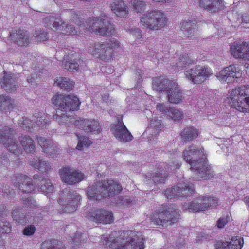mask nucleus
<instances>
[{
    "label": "nucleus",
    "instance_id": "1",
    "mask_svg": "<svg viewBox=\"0 0 249 249\" xmlns=\"http://www.w3.org/2000/svg\"><path fill=\"white\" fill-rule=\"evenodd\" d=\"M183 159L191 166V170L196 172V178L207 179L213 176V171L206 163L203 149L192 145L184 150Z\"/></svg>",
    "mask_w": 249,
    "mask_h": 249
},
{
    "label": "nucleus",
    "instance_id": "2",
    "mask_svg": "<svg viewBox=\"0 0 249 249\" xmlns=\"http://www.w3.org/2000/svg\"><path fill=\"white\" fill-rule=\"evenodd\" d=\"M71 20L75 23L79 28L78 32L85 33V35L88 34V32L99 34L103 36H110L114 32V27L108 20L104 19H99L97 18H93L88 19V22L82 23L81 19L82 16L76 14L75 12H72Z\"/></svg>",
    "mask_w": 249,
    "mask_h": 249
},
{
    "label": "nucleus",
    "instance_id": "3",
    "mask_svg": "<svg viewBox=\"0 0 249 249\" xmlns=\"http://www.w3.org/2000/svg\"><path fill=\"white\" fill-rule=\"evenodd\" d=\"M129 233L128 231H122L120 237L115 239L111 236L103 235L100 242L112 249H142L144 248L143 239L138 237L128 238Z\"/></svg>",
    "mask_w": 249,
    "mask_h": 249
},
{
    "label": "nucleus",
    "instance_id": "4",
    "mask_svg": "<svg viewBox=\"0 0 249 249\" xmlns=\"http://www.w3.org/2000/svg\"><path fill=\"white\" fill-rule=\"evenodd\" d=\"M121 190L122 187L118 182L112 180H104L89 186L87 196L89 200H99L103 197L112 196Z\"/></svg>",
    "mask_w": 249,
    "mask_h": 249
},
{
    "label": "nucleus",
    "instance_id": "5",
    "mask_svg": "<svg viewBox=\"0 0 249 249\" xmlns=\"http://www.w3.org/2000/svg\"><path fill=\"white\" fill-rule=\"evenodd\" d=\"M179 210L175 204L164 206L151 215V220L155 224L163 226L171 225L179 218Z\"/></svg>",
    "mask_w": 249,
    "mask_h": 249
},
{
    "label": "nucleus",
    "instance_id": "6",
    "mask_svg": "<svg viewBox=\"0 0 249 249\" xmlns=\"http://www.w3.org/2000/svg\"><path fill=\"white\" fill-rule=\"evenodd\" d=\"M167 19L163 13L159 10H153L142 14L140 18V23L146 29L158 30L164 27Z\"/></svg>",
    "mask_w": 249,
    "mask_h": 249
},
{
    "label": "nucleus",
    "instance_id": "7",
    "mask_svg": "<svg viewBox=\"0 0 249 249\" xmlns=\"http://www.w3.org/2000/svg\"><path fill=\"white\" fill-rule=\"evenodd\" d=\"M230 99L232 107L242 112H249V85L233 90L231 93Z\"/></svg>",
    "mask_w": 249,
    "mask_h": 249
},
{
    "label": "nucleus",
    "instance_id": "8",
    "mask_svg": "<svg viewBox=\"0 0 249 249\" xmlns=\"http://www.w3.org/2000/svg\"><path fill=\"white\" fill-rule=\"evenodd\" d=\"M219 205L218 199L212 196H199L196 200L183 205L184 210L190 212L203 211Z\"/></svg>",
    "mask_w": 249,
    "mask_h": 249
},
{
    "label": "nucleus",
    "instance_id": "9",
    "mask_svg": "<svg viewBox=\"0 0 249 249\" xmlns=\"http://www.w3.org/2000/svg\"><path fill=\"white\" fill-rule=\"evenodd\" d=\"M119 43L114 41L110 44L108 42L97 43L88 46L89 52L93 55L99 57L102 59L108 60L111 59L113 54V49L119 47Z\"/></svg>",
    "mask_w": 249,
    "mask_h": 249
},
{
    "label": "nucleus",
    "instance_id": "10",
    "mask_svg": "<svg viewBox=\"0 0 249 249\" xmlns=\"http://www.w3.org/2000/svg\"><path fill=\"white\" fill-rule=\"evenodd\" d=\"M15 130L13 128L8 126H0V142L5 145L10 152L18 156L21 151L20 146L13 139V134Z\"/></svg>",
    "mask_w": 249,
    "mask_h": 249
},
{
    "label": "nucleus",
    "instance_id": "11",
    "mask_svg": "<svg viewBox=\"0 0 249 249\" xmlns=\"http://www.w3.org/2000/svg\"><path fill=\"white\" fill-rule=\"evenodd\" d=\"M51 101L53 104L66 112L77 110L80 105L79 99L74 95L57 94L53 96Z\"/></svg>",
    "mask_w": 249,
    "mask_h": 249
},
{
    "label": "nucleus",
    "instance_id": "12",
    "mask_svg": "<svg viewBox=\"0 0 249 249\" xmlns=\"http://www.w3.org/2000/svg\"><path fill=\"white\" fill-rule=\"evenodd\" d=\"M80 199V196L76 193L71 192L69 189L66 188L61 192L59 202L64 213H72L77 210Z\"/></svg>",
    "mask_w": 249,
    "mask_h": 249
},
{
    "label": "nucleus",
    "instance_id": "13",
    "mask_svg": "<svg viewBox=\"0 0 249 249\" xmlns=\"http://www.w3.org/2000/svg\"><path fill=\"white\" fill-rule=\"evenodd\" d=\"M185 77L191 83L198 84L206 80L212 74L211 69L205 66L197 65L186 71Z\"/></svg>",
    "mask_w": 249,
    "mask_h": 249
},
{
    "label": "nucleus",
    "instance_id": "14",
    "mask_svg": "<svg viewBox=\"0 0 249 249\" xmlns=\"http://www.w3.org/2000/svg\"><path fill=\"white\" fill-rule=\"evenodd\" d=\"M194 193V186L192 183L185 181L184 178L180 180L177 186L167 189L164 193L167 198H181L191 195Z\"/></svg>",
    "mask_w": 249,
    "mask_h": 249
},
{
    "label": "nucleus",
    "instance_id": "15",
    "mask_svg": "<svg viewBox=\"0 0 249 249\" xmlns=\"http://www.w3.org/2000/svg\"><path fill=\"white\" fill-rule=\"evenodd\" d=\"M86 216L97 223L110 224L114 221L112 212L103 209L91 210Z\"/></svg>",
    "mask_w": 249,
    "mask_h": 249
},
{
    "label": "nucleus",
    "instance_id": "16",
    "mask_svg": "<svg viewBox=\"0 0 249 249\" xmlns=\"http://www.w3.org/2000/svg\"><path fill=\"white\" fill-rule=\"evenodd\" d=\"M62 180L70 185L74 184L82 181L84 175L79 171H77L70 167H66L60 170Z\"/></svg>",
    "mask_w": 249,
    "mask_h": 249
},
{
    "label": "nucleus",
    "instance_id": "17",
    "mask_svg": "<svg viewBox=\"0 0 249 249\" xmlns=\"http://www.w3.org/2000/svg\"><path fill=\"white\" fill-rule=\"evenodd\" d=\"M242 71L238 65H231L220 71L217 78L220 81L227 83L231 82L234 78H240Z\"/></svg>",
    "mask_w": 249,
    "mask_h": 249
},
{
    "label": "nucleus",
    "instance_id": "18",
    "mask_svg": "<svg viewBox=\"0 0 249 249\" xmlns=\"http://www.w3.org/2000/svg\"><path fill=\"white\" fill-rule=\"evenodd\" d=\"M231 55L236 59L249 60V43L247 42L233 43L231 45Z\"/></svg>",
    "mask_w": 249,
    "mask_h": 249
},
{
    "label": "nucleus",
    "instance_id": "19",
    "mask_svg": "<svg viewBox=\"0 0 249 249\" xmlns=\"http://www.w3.org/2000/svg\"><path fill=\"white\" fill-rule=\"evenodd\" d=\"M112 131L114 136L119 141L128 142L131 141L132 139V135L128 130L122 121H119Z\"/></svg>",
    "mask_w": 249,
    "mask_h": 249
},
{
    "label": "nucleus",
    "instance_id": "20",
    "mask_svg": "<svg viewBox=\"0 0 249 249\" xmlns=\"http://www.w3.org/2000/svg\"><path fill=\"white\" fill-rule=\"evenodd\" d=\"M75 124L87 132L98 133L100 129L99 123L94 120L80 119L75 121Z\"/></svg>",
    "mask_w": 249,
    "mask_h": 249
},
{
    "label": "nucleus",
    "instance_id": "21",
    "mask_svg": "<svg viewBox=\"0 0 249 249\" xmlns=\"http://www.w3.org/2000/svg\"><path fill=\"white\" fill-rule=\"evenodd\" d=\"M38 142L43 151L50 157L54 158L59 154V150L56 145L51 140L44 138H37Z\"/></svg>",
    "mask_w": 249,
    "mask_h": 249
},
{
    "label": "nucleus",
    "instance_id": "22",
    "mask_svg": "<svg viewBox=\"0 0 249 249\" xmlns=\"http://www.w3.org/2000/svg\"><path fill=\"white\" fill-rule=\"evenodd\" d=\"M170 85V87L167 90L168 101L172 104H178L183 99V92L176 83L174 82Z\"/></svg>",
    "mask_w": 249,
    "mask_h": 249
},
{
    "label": "nucleus",
    "instance_id": "23",
    "mask_svg": "<svg viewBox=\"0 0 249 249\" xmlns=\"http://www.w3.org/2000/svg\"><path fill=\"white\" fill-rule=\"evenodd\" d=\"M200 7L211 13H214L224 8L222 0H199Z\"/></svg>",
    "mask_w": 249,
    "mask_h": 249
},
{
    "label": "nucleus",
    "instance_id": "24",
    "mask_svg": "<svg viewBox=\"0 0 249 249\" xmlns=\"http://www.w3.org/2000/svg\"><path fill=\"white\" fill-rule=\"evenodd\" d=\"M10 37L19 46H27L30 42L28 33L24 30H13L10 33Z\"/></svg>",
    "mask_w": 249,
    "mask_h": 249
},
{
    "label": "nucleus",
    "instance_id": "25",
    "mask_svg": "<svg viewBox=\"0 0 249 249\" xmlns=\"http://www.w3.org/2000/svg\"><path fill=\"white\" fill-rule=\"evenodd\" d=\"M0 83L1 87L7 92L14 91L17 86L15 78L12 77L11 73L7 72H4L0 79Z\"/></svg>",
    "mask_w": 249,
    "mask_h": 249
},
{
    "label": "nucleus",
    "instance_id": "26",
    "mask_svg": "<svg viewBox=\"0 0 249 249\" xmlns=\"http://www.w3.org/2000/svg\"><path fill=\"white\" fill-rule=\"evenodd\" d=\"M112 12L118 17L124 18L128 14V7L124 1L122 0H115L111 4Z\"/></svg>",
    "mask_w": 249,
    "mask_h": 249
},
{
    "label": "nucleus",
    "instance_id": "27",
    "mask_svg": "<svg viewBox=\"0 0 249 249\" xmlns=\"http://www.w3.org/2000/svg\"><path fill=\"white\" fill-rule=\"evenodd\" d=\"M181 30L188 37H193L199 34V31L196 28V21H183L181 24Z\"/></svg>",
    "mask_w": 249,
    "mask_h": 249
},
{
    "label": "nucleus",
    "instance_id": "28",
    "mask_svg": "<svg viewBox=\"0 0 249 249\" xmlns=\"http://www.w3.org/2000/svg\"><path fill=\"white\" fill-rule=\"evenodd\" d=\"M53 26L60 33L65 35H75L77 33V29L71 24L66 25L60 19L53 22Z\"/></svg>",
    "mask_w": 249,
    "mask_h": 249
},
{
    "label": "nucleus",
    "instance_id": "29",
    "mask_svg": "<svg viewBox=\"0 0 249 249\" xmlns=\"http://www.w3.org/2000/svg\"><path fill=\"white\" fill-rule=\"evenodd\" d=\"M31 163L34 167L43 173H47L51 169V166L49 162L38 158L34 159L31 161Z\"/></svg>",
    "mask_w": 249,
    "mask_h": 249
},
{
    "label": "nucleus",
    "instance_id": "30",
    "mask_svg": "<svg viewBox=\"0 0 249 249\" xmlns=\"http://www.w3.org/2000/svg\"><path fill=\"white\" fill-rule=\"evenodd\" d=\"M173 83L167 80H164L161 77L155 78L153 80V88L157 91H167L170 87V85Z\"/></svg>",
    "mask_w": 249,
    "mask_h": 249
},
{
    "label": "nucleus",
    "instance_id": "31",
    "mask_svg": "<svg viewBox=\"0 0 249 249\" xmlns=\"http://www.w3.org/2000/svg\"><path fill=\"white\" fill-rule=\"evenodd\" d=\"M33 178L36 180V183H37V180H40V190L41 191L48 194L53 190V187L50 180L40 177L38 175H35Z\"/></svg>",
    "mask_w": 249,
    "mask_h": 249
},
{
    "label": "nucleus",
    "instance_id": "32",
    "mask_svg": "<svg viewBox=\"0 0 249 249\" xmlns=\"http://www.w3.org/2000/svg\"><path fill=\"white\" fill-rule=\"evenodd\" d=\"M83 61L81 59H78L76 61H63L62 64L63 67L65 69L71 72L78 71L80 68L83 66Z\"/></svg>",
    "mask_w": 249,
    "mask_h": 249
},
{
    "label": "nucleus",
    "instance_id": "33",
    "mask_svg": "<svg viewBox=\"0 0 249 249\" xmlns=\"http://www.w3.org/2000/svg\"><path fill=\"white\" fill-rule=\"evenodd\" d=\"M20 142L23 149L27 153H32L35 150V146L33 140L28 136L24 135L20 138Z\"/></svg>",
    "mask_w": 249,
    "mask_h": 249
},
{
    "label": "nucleus",
    "instance_id": "34",
    "mask_svg": "<svg viewBox=\"0 0 249 249\" xmlns=\"http://www.w3.org/2000/svg\"><path fill=\"white\" fill-rule=\"evenodd\" d=\"M180 136L184 141H192L198 136V130L194 127H188L182 130Z\"/></svg>",
    "mask_w": 249,
    "mask_h": 249
},
{
    "label": "nucleus",
    "instance_id": "35",
    "mask_svg": "<svg viewBox=\"0 0 249 249\" xmlns=\"http://www.w3.org/2000/svg\"><path fill=\"white\" fill-rule=\"evenodd\" d=\"M194 63V60L189 57L186 54L180 55L177 60V62L175 65V69L182 70L186 66L189 65Z\"/></svg>",
    "mask_w": 249,
    "mask_h": 249
},
{
    "label": "nucleus",
    "instance_id": "36",
    "mask_svg": "<svg viewBox=\"0 0 249 249\" xmlns=\"http://www.w3.org/2000/svg\"><path fill=\"white\" fill-rule=\"evenodd\" d=\"M55 84L60 87L61 89L66 90L72 89L74 85L72 80L63 77L57 78L55 80Z\"/></svg>",
    "mask_w": 249,
    "mask_h": 249
},
{
    "label": "nucleus",
    "instance_id": "37",
    "mask_svg": "<svg viewBox=\"0 0 249 249\" xmlns=\"http://www.w3.org/2000/svg\"><path fill=\"white\" fill-rule=\"evenodd\" d=\"M162 128L163 124H161V120H159L155 118L151 120L149 129L147 131L152 132V136H155L160 132Z\"/></svg>",
    "mask_w": 249,
    "mask_h": 249
},
{
    "label": "nucleus",
    "instance_id": "38",
    "mask_svg": "<svg viewBox=\"0 0 249 249\" xmlns=\"http://www.w3.org/2000/svg\"><path fill=\"white\" fill-rule=\"evenodd\" d=\"M14 100L8 96L0 95V110H4L13 107Z\"/></svg>",
    "mask_w": 249,
    "mask_h": 249
},
{
    "label": "nucleus",
    "instance_id": "39",
    "mask_svg": "<svg viewBox=\"0 0 249 249\" xmlns=\"http://www.w3.org/2000/svg\"><path fill=\"white\" fill-rule=\"evenodd\" d=\"M244 241L242 237L236 236L233 237L230 242L229 246L230 249H241L243 246Z\"/></svg>",
    "mask_w": 249,
    "mask_h": 249
},
{
    "label": "nucleus",
    "instance_id": "40",
    "mask_svg": "<svg viewBox=\"0 0 249 249\" xmlns=\"http://www.w3.org/2000/svg\"><path fill=\"white\" fill-rule=\"evenodd\" d=\"M30 179L31 178H28L25 175L18 174L12 178V182L15 186H18L20 189L21 186H23L22 184L25 183L27 180Z\"/></svg>",
    "mask_w": 249,
    "mask_h": 249
},
{
    "label": "nucleus",
    "instance_id": "41",
    "mask_svg": "<svg viewBox=\"0 0 249 249\" xmlns=\"http://www.w3.org/2000/svg\"><path fill=\"white\" fill-rule=\"evenodd\" d=\"M168 173L166 172H160L156 171L153 174H150L149 175V178H151L152 180L155 183H161L163 182L167 176Z\"/></svg>",
    "mask_w": 249,
    "mask_h": 249
},
{
    "label": "nucleus",
    "instance_id": "42",
    "mask_svg": "<svg viewBox=\"0 0 249 249\" xmlns=\"http://www.w3.org/2000/svg\"><path fill=\"white\" fill-rule=\"evenodd\" d=\"M56 242L54 245L51 241H45L41 244V249H65L60 242Z\"/></svg>",
    "mask_w": 249,
    "mask_h": 249
},
{
    "label": "nucleus",
    "instance_id": "43",
    "mask_svg": "<svg viewBox=\"0 0 249 249\" xmlns=\"http://www.w3.org/2000/svg\"><path fill=\"white\" fill-rule=\"evenodd\" d=\"M130 4L134 10L137 12L141 13L145 10L146 4L143 1L139 0H131Z\"/></svg>",
    "mask_w": 249,
    "mask_h": 249
},
{
    "label": "nucleus",
    "instance_id": "44",
    "mask_svg": "<svg viewBox=\"0 0 249 249\" xmlns=\"http://www.w3.org/2000/svg\"><path fill=\"white\" fill-rule=\"evenodd\" d=\"M77 136L79 140L76 147L77 149L81 150L84 147H88L91 144V141L88 138L79 136L78 134H77Z\"/></svg>",
    "mask_w": 249,
    "mask_h": 249
},
{
    "label": "nucleus",
    "instance_id": "45",
    "mask_svg": "<svg viewBox=\"0 0 249 249\" xmlns=\"http://www.w3.org/2000/svg\"><path fill=\"white\" fill-rule=\"evenodd\" d=\"M20 209L19 208L14 209L12 212V216L13 219L19 224H24V222H30L29 220H24L23 219L24 215L20 214Z\"/></svg>",
    "mask_w": 249,
    "mask_h": 249
},
{
    "label": "nucleus",
    "instance_id": "46",
    "mask_svg": "<svg viewBox=\"0 0 249 249\" xmlns=\"http://www.w3.org/2000/svg\"><path fill=\"white\" fill-rule=\"evenodd\" d=\"M168 116L172 120L178 121L183 118V114L180 110L171 108Z\"/></svg>",
    "mask_w": 249,
    "mask_h": 249
},
{
    "label": "nucleus",
    "instance_id": "47",
    "mask_svg": "<svg viewBox=\"0 0 249 249\" xmlns=\"http://www.w3.org/2000/svg\"><path fill=\"white\" fill-rule=\"evenodd\" d=\"M50 120L49 117L44 113H41L39 116L37 118L36 125H38L42 127H46L49 123Z\"/></svg>",
    "mask_w": 249,
    "mask_h": 249
},
{
    "label": "nucleus",
    "instance_id": "48",
    "mask_svg": "<svg viewBox=\"0 0 249 249\" xmlns=\"http://www.w3.org/2000/svg\"><path fill=\"white\" fill-rule=\"evenodd\" d=\"M20 125L24 129L31 130V129L36 127L35 124L33 123L31 121L28 119H23L22 121H20L19 122Z\"/></svg>",
    "mask_w": 249,
    "mask_h": 249
},
{
    "label": "nucleus",
    "instance_id": "49",
    "mask_svg": "<svg viewBox=\"0 0 249 249\" xmlns=\"http://www.w3.org/2000/svg\"><path fill=\"white\" fill-rule=\"evenodd\" d=\"M230 220V217L228 214L222 215L217 221V225L218 228H223Z\"/></svg>",
    "mask_w": 249,
    "mask_h": 249
},
{
    "label": "nucleus",
    "instance_id": "50",
    "mask_svg": "<svg viewBox=\"0 0 249 249\" xmlns=\"http://www.w3.org/2000/svg\"><path fill=\"white\" fill-rule=\"evenodd\" d=\"M36 38L38 41H42L46 40L48 38V34L42 30L36 31L35 33Z\"/></svg>",
    "mask_w": 249,
    "mask_h": 249
},
{
    "label": "nucleus",
    "instance_id": "51",
    "mask_svg": "<svg viewBox=\"0 0 249 249\" xmlns=\"http://www.w3.org/2000/svg\"><path fill=\"white\" fill-rule=\"evenodd\" d=\"M30 180H27L25 183L22 184V186L20 189L22 192L30 193L34 190V186L33 184L29 183Z\"/></svg>",
    "mask_w": 249,
    "mask_h": 249
},
{
    "label": "nucleus",
    "instance_id": "52",
    "mask_svg": "<svg viewBox=\"0 0 249 249\" xmlns=\"http://www.w3.org/2000/svg\"><path fill=\"white\" fill-rule=\"evenodd\" d=\"M85 238H84L83 235L81 234H78V236L74 237L71 241V244L72 247L74 246H77L85 242Z\"/></svg>",
    "mask_w": 249,
    "mask_h": 249
},
{
    "label": "nucleus",
    "instance_id": "53",
    "mask_svg": "<svg viewBox=\"0 0 249 249\" xmlns=\"http://www.w3.org/2000/svg\"><path fill=\"white\" fill-rule=\"evenodd\" d=\"M11 231V228L8 223L0 221V233H8Z\"/></svg>",
    "mask_w": 249,
    "mask_h": 249
},
{
    "label": "nucleus",
    "instance_id": "54",
    "mask_svg": "<svg viewBox=\"0 0 249 249\" xmlns=\"http://www.w3.org/2000/svg\"><path fill=\"white\" fill-rule=\"evenodd\" d=\"M156 108L158 111H159L162 113H168V114H169L171 108H169L163 103H158L156 106Z\"/></svg>",
    "mask_w": 249,
    "mask_h": 249
},
{
    "label": "nucleus",
    "instance_id": "55",
    "mask_svg": "<svg viewBox=\"0 0 249 249\" xmlns=\"http://www.w3.org/2000/svg\"><path fill=\"white\" fill-rule=\"evenodd\" d=\"M55 118L58 123L63 124L67 123V121L70 119V117L63 113L60 115L56 114Z\"/></svg>",
    "mask_w": 249,
    "mask_h": 249
},
{
    "label": "nucleus",
    "instance_id": "56",
    "mask_svg": "<svg viewBox=\"0 0 249 249\" xmlns=\"http://www.w3.org/2000/svg\"><path fill=\"white\" fill-rule=\"evenodd\" d=\"M216 249H230L229 242L227 241H219L215 244Z\"/></svg>",
    "mask_w": 249,
    "mask_h": 249
},
{
    "label": "nucleus",
    "instance_id": "57",
    "mask_svg": "<svg viewBox=\"0 0 249 249\" xmlns=\"http://www.w3.org/2000/svg\"><path fill=\"white\" fill-rule=\"evenodd\" d=\"M35 227L33 225L28 226L23 230V233L27 236H31L33 234L35 231Z\"/></svg>",
    "mask_w": 249,
    "mask_h": 249
},
{
    "label": "nucleus",
    "instance_id": "58",
    "mask_svg": "<svg viewBox=\"0 0 249 249\" xmlns=\"http://www.w3.org/2000/svg\"><path fill=\"white\" fill-rule=\"evenodd\" d=\"M163 165H164V167L165 170H167V171H169V169L172 170H174V166H173L172 164L169 165V164L168 163V164H166L165 165V164H162V165L160 166V167L159 168V171H158L159 172H164L163 171V169L162 167V166H163Z\"/></svg>",
    "mask_w": 249,
    "mask_h": 249
},
{
    "label": "nucleus",
    "instance_id": "59",
    "mask_svg": "<svg viewBox=\"0 0 249 249\" xmlns=\"http://www.w3.org/2000/svg\"><path fill=\"white\" fill-rule=\"evenodd\" d=\"M163 165H164V167L165 170H167V171H169V169L172 170H174V166H173L172 164L169 165V164L168 163V164H166L165 165V164H162V165L160 166V167L159 168V171H158L159 172H164L163 171V169L162 167V166H163Z\"/></svg>",
    "mask_w": 249,
    "mask_h": 249
},
{
    "label": "nucleus",
    "instance_id": "60",
    "mask_svg": "<svg viewBox=\"0 0 249 249\" xmlns=\"http://www.w3.org/2000/svg\"><path fill=\"white\" fill-rule=\"evenodd\" d=\"M25 204L26 205H27L28 207H34L36 206V202L31 199V198H28L26 201H25Z\"/></svg>",
    "mask_w": 249,
    "mask_h": 249
},
{
    "label": "nucleus",
    "instance_id": "61",
    "mask_svg": "<svg viewBox=\"0 0 249 249\" xmlns=\"http://www.w3.org/2000/svg\"><path fill=\"white\" fill-rule=\"evenodd\" d=\"M2 195L6 196L8 195L12 196V193L10 192L9 188L8 186H5L3 188H2Z\"/></svg>",
    "mask_w": 249,
    "mask_h": 249
},
{
    "label": "nucleus",
    "instance_id": "62",
    "mask_svg": "<svg viewBox=\"0 0 249 249\" xmlns=\"http://www.w3.org/2000/svg\"><path fill=\"white\" fill-rule=\"evenodd\" d=\"M143 76V72L142 70H139V71H137L135 73V77L138 79V82H140L141 79Z\"/></svg>",
    "mask_w": 249,
    "mask_h": 249
},
{
    "label": "nucleus",
    "instance_id": "63",
    "mask_svg": "<svg viewBox=\"0 0 249 249\" xmlns=\"http://www.w3.org/2000/svg\"><path fill=\"white\" fill-rule=\"evenodd\" d=\"M113 202L120 205H124V200L122 197H117L115 198V200L113 201Z\"/></svg>",
    "mask_w": 249,
    "mask_h": 249
},
{
    "label": "nucleus",
    "instance_id": "64",
    "mask_svg": "<svg viewBox=\"0 0 249 249\" xmlns=\"http://www.w3.org/2000/svg\"><path fill=\"white\" fill-rule=\"evenodd\" d=\"M7 162V160L5 159H3L2 158H0V168H3L5 169L4 166H2L3 165L5 164Z\"/></svg>",
    "mask_w": 249,
    "mask_h": 249
}]
</instances>
